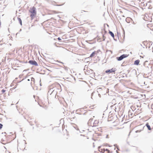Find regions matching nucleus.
I'll return each mask as SVG.
<instances>
[{
  "instance_id": "obj_1",
  "label": "nucleus",
  "mask_w": 153,
  "mask_h": 153,
  "mask_svg": "<svg viewBox=\"0 0 153 153\" xmlns=\"http://www.w3.org/2000/svg\"><path fill=\"white\" fill-rule=\"evenodd\" d=\"M29 12L31 13L30 16L32 18L35 16L36 14V8L34 7H33L32 8H30L29 10Z\"/></svg>"
},
{
  "instance_id": "obj_2",
  "label": "nucleus",
  "mask_w": 153,
  "mask_h": 153,
  "mask_svg": "<svg viewBox=\"0 0 153 153\" xmlns=\"http://www.w3.org/2000/svg\"><path fill=\"white\" fill-rule=\"evenodd\" d=\"M57 90V88H52L50 90L48 93L50 94V95H52L53 96H56L57 94L56 91Z\"/></svg>"
},
{
  "instance_id": "obj_3",
  "label": "nucleus",
  "mask_w": 153,
  "mask_h": 153,
  "mask_svg": "<svg viewBox=\"0 0 153 153\" xmlns=\"http://www.w3.org/2000/svg\"><path fill=\"white\" fill-rule=\"evenodd\" d=\"M128 56V55L127 54H123L119 57H117L116 59L118 61H120L122 60L124 58L127 57Z\"/></svg>"
},
{
  "instance_id": "obj_4",
  "label": "nucleus",
  "mask_w": 153,
  "mask_h": 153,
  "mask_svg": "<svg viewBox=\"0 0 153 153\" xmlns=\"http://www.w3.org/2000/svg\"><path fill=\"white\" fill-rule=\"evenodd\" d=\"M116 69L115 68H112L111 69H108L105 71V73L108 74H109L110 73L114 72L116 71Z\"/></svg>"
},
{
  "instance_id": "obj_5",
  "label": "nucleus",
  "mask_w": 153,
  "mask_h": 153,
  "mask_svg": "<svg viewBox=\"0 0 153 153\" xmlns=\"http://www.w3.org/2000/svg\"><path fill=\"white\" fill-rule=\"evenodd\" d=\"M28 62L32 65H34L36 66H38V64L37 63L35 60H29Z\"/></svg>"
},
{
  "instance_id": "obj_6",
  "label": "nucleus",
  "mask_w": 153,
  "mask_h": 153,
  "mask_svg": "<svg viewBox=\"0 0 153 153\" xmlns=\"http://www.w3.org/2000/svg\"><path fill=\"white\" fill-rule=\"evenodd\" d=\"M146 126L147 127L148 129L149 130H152V129H153V127H152V128H151L150 126L149 125V123H147L146 124Z\"/></svg>"
},
{
  "instance_id": "obj_7",
  "label": "nucleus",
  "mask_w": 153,
  "mask_h": 153,
  "mask_svg": "<svg viewBox=\"0 0 153 153\" xmlns=\"http://www.w3.org/2000/svg\"><path fill=\"white\" fill-rule=\"evenodd\" d=\"M109 33L111 35V36L113 37V38L114 39V40H115L114 39V33L111 31L110 30H109Z\"/></svg>"
},
{
  "instance_id": "obj_8",
  "label": "nucleus",
  "mask_w": 153,
  "mask_h": 153,
  "mask_svg": "<svg viewBox=\"0 0 153 153\" xmlns=\"http://www.w3.org/2000/svg\"><path fill=\"white\" fill-rule=\"evenodd\" d=\"M96 51H94L90 55V57L92 58L93 57H94L96 54Z\"/></svg>"
},
{
  "instance_id": "obj_9",
  "label": "nucleus",
  "mask_w": 153,
  "mask_h": 153,
  "mask_svg": "<svg viewBox=\"0 0 153 153\" xmlns=\"http://www.w3.org/2000/svg\"><path fill=\"white\" fill-rule=\"evenodd\" d=\"M140 62V60L137 59L134 61V64L136 65H138Z\"/></svg>"
},
{
  "instance_id": "obj_10",
  "label": "nucleus",
  "mask_w": 153,
  "mask_h": 153,
  "mask_svg": "<svg viewBox=\"0 0 153 153\" xmlns=\"http://www.w3.org/2000/svg\"><path fill=\"white\" fill-rule=\"evenodd\" d=\"M18 20L19 21V22L20 25L22 26V20L20 18L18 17L17 18Z\"/></svg>"
},
{
  "instance_id": "obj_11",
  "label": "nucleus",
  "mask_w": 153,
  "mask_h": 153,
  "mask_svg": "<svg viewBox=\"0 0 153 153\" xmlns=\"http://www.w3.org/2000/svg\"><path fill=\"white\" fill-rule=\"evenodd\" d=\"M144 127H143V128L142 130H137V131H135V132H136V133H138V132H140V131H141L142 130H143V128H144Z\"/></svg>"
},
{
  "instance_id": "obj_12",
  "label": "nucleus",
  "mask_w": 153,
  "mask_h": 153,
  "mask_svg": "<svg viewBox=\"0 0 153 153\" xmlns=\"http://www.w3.org/2000/svg\"><path fill=\"white\" fill-rule=\"evenodd\" d=\"M31 79V81L33 82L34 83L35 80L34 78L33 77H32Z\"/></svg>"
},
{
  "instance_id": "obj_13",
  "label": "nucleus",
  "mask_w": 153,
  "mask_h": 153,
  "mask_svg": "<svg viewBox=\"0 0 153 153\" xmlns=\"http://www.w3.org/2000/svg\"><path fill=\"white\" fill-rule=\"evenodd\" d=\"M3 126V125L2 124L0 123V129H1L2 128Z\"/></svg>"
},
{
  "instance_id": "obj_14",
  "label": "nucleus",
  "mask_w": 153,
  "mask_h": 153,
  "mask_svg": "<svg viewBox=\"0 0 153 153\" xmlns=\"http://www.w3.org/2000/svg\"><path fill=\"white\" fill-rule=\"evenodd\" d=\"M56 62H58L59 63H62V64H64V63L62 62H61V61H59L58 60H57V61H56Z\"/></svg>"
},
{
  "instance_id": "obj_15",
  "label": "nucleus",
  "mask_w": 153,
  "mask_h": 153,
  "mask_svg": "<svg viewBox=\"0 0 153 153\" xmlns=\"http://www.w3.org/2000/svg\"><path fill=\"white\" fill-rule=\"evenodd\" d=\"M105 150L108 153H109L110 152V151L108 149H106Z\"/></svg>"
},
{
  "instance_id": "obj_16",
  "label": "nucleus",
  "mask_w": 153,
  "mask_h": 153,
  "mask_svg": "<svg viewBox=\"0 0 153 153\" xmlns=\"http://www.w3.org/2000/svg\"><path fill=\"white\" fill-rule=\"evenodd\" d=\"M5 91H6V90L4 89H2L1 91L2 93H3V94Z\"/></svg>"
},
{
  "instance_id": "obj_17",
  "label": "nucleus",
  "mask_w": 153,
  "mask_h": 153,
  "mask_svg": "<svg viewBox=\"0 0 153 153\" xmlns=\"http://www.w3.org/2000/svg\"><path fill=\"white\" fill-rule=\"evenodd\" d=\"M148 61H145L144 62V63H143V65L144 66H145V64H146V63H147V62H148Z\"/></svg>"
},
{
  "instance_id": "obj_18",
  "label": "nucleus",
  "mask_w": 153,
  "mask_h": 153,
  "mask_svg": "<svg viewBox=\"0 0 153 153\" xmlns=\"http://www.w3.org/2000/svg\"><path fill=\"white\" fill-rule=\"evenodd\" d=\"M58 39L59 41H61L62 40V39H61L60 38V37H59L58 38Z\"/></svg>"
},
{
  "instance_id": "obj_19",
  "label": "nucleus",
  "mask_w": 153,
  "mask_h": 153,
  "mask_svg": "<svg viewBox=\"0 0 153 153\" xmlns=\"http://www.w3.org/2000/svg\"><path fill=\"white\" fill-rule=\"evenodd\" d=\"M29 70L28 69H26V70H24L23 71V72H24V71H28Z\"/></svg>"
},
{
  "instance_id": "obj_20",
  "label": "nucleus",
  "mask_w": 153,
  "mask_h": 153,
  "mask_svg": "<svg viewBox=\"0 0 153 153\" xmlns=\"http://www.w3.org/2000/svg\"><path fill=\"white\" fill-rule=\"evenodd\" d=\"M105 38H102V41H105Z\"/></svg>"
},
{
  "instance_id": "obj_21",
  "label": "nucleus",
  "mask_w": 153,
  "mask_h": 153,
  "mask_svg": "<svg viewBox=\"0 0 153 153\" xmlns=\"http://www.w3.org/2000/svg\"><path fill=\"white\" fill-rule=\"evenodd\" d=\"M117 149L118 150H120V149H119V148H118V146L117 147Z\"/></svg>"
},
{
  "instance_id": "obj_22",
  "label": "nucleus",
  "mask_w": 153,
  "mask_h": 153,
  "mask_svg": "<svg viewBox=\"0 0 153 153\" xmlns=\"http://www.w3.org/2000/svg\"><path fill=\"white\" fill-rule=\"evenodd\" d=\"M106 138H108V135H107L106 136Z\"/></svg>"
},
{
  "instance_id": "obj_23",
  "label": "nucleus",
  "mask_w": 153,
  "mask_h": 153,
  "mask_svg": "<svg viewBox=\"0 0 153 153\" xmlns=\"http://www.w3.org/2000/svg\"><path fill=\"white\" fill-rule=\"evenodd\" d=\"M102 38H105V37L104 36V35H102Z\"/></svg>"
},
{
  "instance_id": "obj_24",
  "label": "nucleus",
  "mask_w": 153,
  "mask_h": 153,
  "mask_svg": "<svg viewBox=\"0 0 153 153\" xmlns=\"http://www.w3.org/2000/svg\"><path fill=\"white\" fill-rule=\"evenodd\" d=\"M117 146V144H115L114 145V146Z\"/></svg>"
},
{
  "instance_id": "obj_25",
  "label": "nucleus",
  "mask_w": 153,
  "mask_h": 153,
  "mask_svg": "<svg viewBox=\"0 0 153 153\" xmlns=\"http://www.w3.org/2000/svg\"><path fill=\"white\" fill-rule=\"evenodd\" d=\"M125 74V76H126V77H127V74Z\"/></svg>"
},
{
  "instance_id": "obj_26",
  "label": "nucleus",
  "mask_w": 153,
  "mask_h": 153,
  "mask_svg": "<svg viewBox=\"0 0 153 153\" xmlns=\"http://www.w3.org/2000/svg\"><path fill=\"white\" fill-rule=\"evenodd\" d=\"M19 33H17L16 34V35L17 36V35H18V34H19Z\"/></svg>"
},
{
  "instance_id": "obj_27",
  "label": "nucleus",
  "mask_w": 153,
  "mask_h": 153,
  "mask_svg": "<svg viewBox=\"0 0 153 153\" xmlns=\"http://www.w3.org/2000/svg\"><path fill=\"white\" fill-rule=\"evenodd\" d=\"M22 31V29H20L19 31V32H20Z\"/></svg>"
},
{
  "instance_id": "obj_28",
  "label": "nucleus",
  "mask_w": 153,
  "mask_h": 153,
  "mask_svg": "<svg viewBox=\"0 0 153 153\" xmlns=\"http://www.w3.org/2000/svg\"><path fill=\"white\" fill-rule=\"evenodd\" d=\"M91 120H92V119H90L89 120V121H91Z\"/></svg>"
},
{
  "instance_id": "obj_29",
  "label": "nucleus",
  "mask_w": 153,
  "mask_h": 153,
  "mask_svg": "<svg viewBox=\"0 0 153 153\" xmlns=\"http://www.w3.org/2000/svg\"><path fill=\"white\" fill-rule=\"evenodd\" d=\"M75 128L77 130H79V128Z\"/></svg>"
},
{
  "instance_id": "obj_30",
  "label": "nucleus",
  "mask_w": 153,
  "mask_h": 153,
  "mask_svg": "<svg viewBox=\"0 0 153 153\" xmlns=\"http://www.w3.org/2000/svg\"><path fill=\"white\" fill-rule=\"evenodd\" d=\"M100 51V50H98L97 51V52H99V51Z\"/></svg>"
},
{
  "instance_id": "obj_31",
  "label": "nucleus",
  "mask_w": 153,
  "mask_h": 153,
  "mask_svg": "<svg viewBox=\"0 0 153 153\" xmlns=\"http://www.w3.org/2000/svg\"><path fill=\"white\" fill-rule=\"evenodd\" d=\"M145 42H146V41H144L143 42V44H144V43Z\"/></svg>"
},
{
  "instance_id": "obj_32",
  "label": "nucleus",
  "mask_w": 153,
  "mask_h": 153,
  "mask_svg": "<svg viewBox=\"0 0 153 153\" xmlns=\"http://www.w3.org/2000/svg\"><path fill=\"white\" fill-rule=\"evenodd\" d=\"M91 107H92V106H90V107L91 108V109H93V108H91Z\"/></svg>"
},
{
  "instance_id": "obj_33",
  "label": "nucleus",
  "mask_w": 153,
  "mask_h": 153,
  "mask_svg": "<svg viewBox=\"0 0 153 153\" xmlns=\"http://www.w3.org/2000/svg\"><path fill=\"white\" fill-rule=\"evenodd\" d=\"M116 152L117 153H119L117 150L116 151Z\"/></svg>"
},
{
  "instance_id": "obj_34",
  "label": "nucleus",
  "mask_w": 153,
  "mask_h": 153,
  "mask_svg": "<svg viewBox=\"0 0 153 153\" xmlns=\"http://www.w3.org/2000/svg\"><path fill=\"white\" fill-rule=\"evenodd\" d=\"M100 147H100V146H99V147H98V149H99V148H100Z\"/></svg>"
},
{
  "instance_id": "obj_35",
  "label": "nucleus",
  "mask_w": 153,
  "mask_h": 153,
  "mask_svg": "<svg viewBox=\"0 0 153 153\" xmlns=\"http://www.w3.org/2000/svg\"><path fill=\"white\" fill-rule=\"evenodd\" d=\"M27 80H28V81H30V79H27Z\"/></svg>"
},
{
  "instance_id": "obj_36",
  "label": "nucleus",
  "mask_w": 153,
  "mask_h": 153,
  "mask_svg": "<svg viewBox=\"0 0 153 153\" xmlns=\"http://www.w3.org/2000/svg\"><path fill=\"white\" fill-rule=\"evenodd\" d=\"M142 152V151H140L139 152V153H140V152Z\"/></svg>"
},
{
  "instance_id": "obj_37",
  "label": "nucleus",
  "mask_w": 153,
  "mask_h": 153,
  "mask_svg": "<svg viewBox=\"0 0 153 153\" xmlns=\"http://www.w3.org/2000/svg\"><path fill=\"white\" fill-rule=\"evenodd\" d=\"M134 71L136 72V71L135 69H134Z\"/></svg>"
},
{
  "instance_id": "obj_38",
  "label": "nucleus",
  "mask_w": 153,
  "mask_h": 153,
  "mask_svg": "<svg viewBox=\"0 0 153 153\" xmlns=\"http://www.w3.org/2000/svg\"><path fill=\"white\" fill-rule=\"evenodd\" d=\"M140 45H141V46H142V45L141 44H140Z\"/></svg>"
},
{
  "instance_id": "obj_39",
  "label": "nucleus",
  "mask_w": 153,
  "mask_h": 153,
  "mask_svg": "<svg viewBox=\"0 0 153 153\" xmlns=\"http://www.w3.org/2000/svg\"><path fill=\"white\" fill-rule=\"evenodd\" d=\"M93 94V93H91V96H92V95Z\"/></svg>"
},
{
  "instance_id": "obj_40",
  "label": "nucleus",
  "mask_w": 153,
  "mask_h": 153,
  "mask_svg": "<svg viewBox=\"0 0 153 153\" xmlns=\"http://www.w3.org/2000/svg\"><path fill=\"white\" fill-rule=\"evenodd\" d=\"M1 25V22H0V26Z\"/></svg>"
},
{
  "instance_id": "obj_41",
  "label": "nucleus",
  "mask_w": 153,
  "mask_h": 153,
  "mask_svg": "<svg viewBox=\"0 0 153 153\" xmlns=\"http://www.w3.org/2000/svg\"><path fill=\"white\" fill-rule=\"evenodd\" d=\"M150 46H149V48H150Z\"/></svg>"
},
{
  "instance_id": "obj_42",
  "label": "nucleus",
  "mask_w": 153,
  "mask_h": 153,
  "mask_svg": "<svg viewBox=\"0 0 153 153\" xmlns=\"http://www.w3.org/2000/svg\"><path fill=\"white\" fill-rule=\"evenodd\" d=\"M0 45H2V44L1 43Z\"/></svg>"
},
{
  "instance_id": "obj_43",
  "label": "nucleus",
  "mask_w": 153,
  "mask_h": 153,
  "mask_svg": "<svg viewBox=\"0 0 153 153\" xmlns=\"http://www.w3.org/2000/svg\"><path fill=\"white\" fill-rule=\"evenodd\" d=\"M152 44H151V45H152Z\"/></svg>"
},
{
  "instance_id": "obj_44",
  "label": "nucleus",
  "mask_w": 153,
  "mask_h": 153,
  "mask_svg": "<svg viewBox=\"0 0 153 153\" xmlns=\"http://www.w3.org/2000/svg\"><path fill=\"white\" fill-rule=\"evenodd\" d=\"M40 86H41V84H40Z\"/></svg>"
},
{
  "instance_id": "obj_45",
  "label": "nucleus",
  "mask_w": 153,
  "mask_h": 153,
  "mask_svg": "<svg viewBox=\"0 0 153 153\" xmlns=\"http://www.w3.org/2000/svg\"><path fill=\"white\" fill-rule=\"evenodd\" d=\"M1 141H4V140H1Z\"/></svg>"
},
{
  "instance_id": "obj_46",
  "label": "nucleus",
  "mask_w": 153,
  "mask_h": 153,
  "mask_svg": "<svg viewBox=\"0 0 153 153\" xmlns=\"http://www.w3.org/2000/svg\"><path fill=\"white\" fill-rule=\"evenodd\" d=\"M107 25L108 26V25L107 24Z\"/></svg>"
},
{
  "instance_id": "obj_47",
  "label": "nucleus",
  "mask_w": 153,
  "mask_h": 153,
  "mask_svg": "<svg viewBox=\"0 0 153 153\" xmlns=\"http://www.w3.org/2000/svg\"><path fill=\"white\" fill-rule=\"evenodd\" d=\"M3 144H5L4 143H2Z\"/></svg>"
},
{
  "instance_id": "obj_48",
  "label": "nucleus",
  "mask_w": 153,
  "mask_h": 153,
  "mask_svg": "<svg viewBox=\"0 0 153 153\" xmlns=\"http://www.w3.org/2000/svg\"><path fill=\"white\" fill-rule=\"evenodd\" d=\"M80 135L81 136H82V134H81Z\"/></svg>"
},
{
  "instance_id": "obj_49",
  "label": "nucleus",
  "mask_w": 153,
  "mask_h": 153,
  "mask_svg": "<svg viewBox=\"0 0 153 153\" xmlns=\"http://www.w3.org/2000/svg\"><path fill=\"white\" fill-rule=\"evenodd\" d=\"M25 144H27V143L25 142Z\"/></svg>"
},
{
  "instance_id": "obj_50",
  "label": "nucleus",
  "mask_w": 153,
  "mask_h": 153,
  "mask_svg": "<svg viewBox=\"0 0 153 153\" xmlns=\"http://www.w3.org/2000/svg\"><path fill=\"white\" fill-rule=\"evenodd\" d=\"M129 133H130V132ZM129 135V134H128V135Z\"/></svg>"
},
{
  "instance_id": "obj_51",
  "label": "nucleus",
  "mask_w": 153,
  "mask_h": 153,
  "mask_svg": "<svg viewBox=\"0 0 153 153\" xmlns=\"http://www.w3.org/2000/svg\"><path fill=\"white\" fill-rule=\"evenodd\" d=\"M152 153H153V151H152Z\"/></svg>"
},
{
  "instance_id": "obj_52",
  "label": "nucleus",
  "mask_w": 153,
  "mask_h": 153,
  "mask_svg": "<svg viewBox=\"0 0 153 153\" xmlns=\"http://www.w3.org/2000/svg\"><path fill=\"white\" fill-rule=\"evenodd\" d=\"M152 48H153V47Z\"/></svg>"
}]
</instances>
